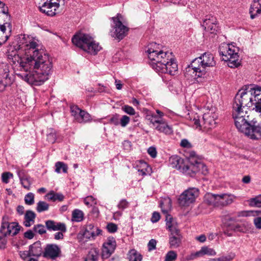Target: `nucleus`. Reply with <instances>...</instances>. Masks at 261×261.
Wrapping results in <instances>:
<instances>
[{"label":"nucleus","instance_id":"obj_19","mask_svg":"<svg viewBox=\"0 0 261 261\" xmlns=\"http://www.w3.org/2000/svg\"><path fill=\"white\" fill-rule=\"evenodd\" d=\"M116 247V242L114 238L109 237L103 243L102 248L101 256L103 259L109 258L114 252Z\"/></svg>","mask_w":261,"mask_h":261},{"label":"nucleus","instance_id":"obj_36","mask_svg":"<svg viewBox=\"0 0 261 261\" xmlns=\"http://www.w3.org/2000/svg\"><path fill=\"white\" fill-rule=\"evenodd\" d=\"M55 171L58 173H60L61 169L63 173H67L68 170L67 165L63 162H57L55 164Z\"/></svg>","mask_w":261,"mask_h":261},{"label":"nucleus","instance_id":"obj_15","mask_svg":"<svg viewBox=\"0 0 261 261\" xmlns=\"http://www.w3.org/2000/svg\"><path fill=\"white\" fill-rule=\"evenodd\" d=\"M199 195V190L195 188H191L185 190L180 194L178 202L181 206H188L193 203Z\"/></svg>","mask_w":261,"mask_h":261},{"label":"nucleus","instance_id":"obj_4","mask_svg":"<svg viewBox=\"0 0 261 261\" xmlns=\"http://www.w3.org/2000/svg\"><path fill=\"white\" fill-rule=\"evenodd\" d=\"M218 117V114L212 110L203 114L202 121L201 120L200 116L194 112L188 114V119L191 121L196 128L203 132H208L216 126Z\"/></svg>","mask_w":261,"mask_h":261},{"label":"nucleus","instance_id":"obj_2","mask_svg":"<svg viewBox=\"0 0 261 261\" xmlns=\"http://www.w3.org/2000/svg\"><path fill=\"white\" fill-rule=\"evenodd\" d=\"M259 86H246L245 88L240 90L236 95L232 103V117L235 125L242 132L252 119L250 117L248 108L254 106L253 109L257 112V106L260 99Z\"/></svg>","mask_w":261,"mask_h":261},{"label":"nucleus","instance_id":"obj_47","mask_svg":"<svg viewBox=\"0 0 261 261\" xmlns=\"http://www.w3.org/2000/svg\"><path fill=\"white\" fill-rule=\"evenodd\" d=\"M122 110L126 114L130 115H135L136 111L135 109L131 106L128 105H124L122 107Z\"/></svg>","mask_w":261,"mask_h":261},{"label":"nucleus","instance_id":"obj_64","mask_svg":"<svg viewBox=\"0 0 261 261\" xmlns=\"http://www.w3.org/2000/svg\"><path fill=\"white\" fill-rule=\"evenodd\" d=\"M249 213H254V211H241L239 212L238 213V217H247L249 216Z\"/></svg>","mask_w":261,"mask_h":261},{"label":"nucleus","instance_id":"obj_13","mask_svg":"<svg viewBox=\"0 0 261 261\" xmlns=\"http://www.w3.org/2000/svg\"><path fill=\"white\" fill-rule=\"evenodd\" d=\"M1 17L5 18L3 24H0V35L2 34L3 36L1 39V44L5 43L10 37L12 34V25L10 21V16L5 11H3V14Z\"/></svg>","mask_w":261,"mask_h":261},{"label":"nucleus","instance_id":"obj_59","mask_svg":"<svg viewBox=\"0 0 261 261\" xmlns=\"http://www.w3.org/2000/svg\"><path fill=\"white\" fill-rule=\"evenodd\" d=\"M95 199L92 196H87L84 199V203L86 205H91L94 202Z\"/></svg>","mask_w":261,"mask_h":261},{"label":"nucleus","instance_id":"obj_55","mask_svg":"<svg viewBox=\"0 0 261 261\" xmlns=\"http://www.w3.org/2000/svg\"><path fill=\"white\" fill-rule=\"evenodd\" d=\"M34 236L35 232L33 231V229L28 230L24 233V237L29 240L32 239Z\"/></svg>","mask_w":261,"mask_h":261},{"label":"nucleus","instance_id":"obj_31","mask_svg":"<svg viewBox=\"0 0 261 261\" xmlns=\"http://www.w3.org/2000/svg\"><path fill=\"white\" fill-rule=\"evenodd\" d=\"M84 213L79 209H75L72 212L71 220L73 222H80L84 220Z\"/></svg>","mask_w":261,"mask_h":261},{"label":"nucleus","instance_id":"obj_3","mask_svg":"<svg viewBox=\"0 0 261 261\" xmlns=\"http://www.w3.org/2000/svg\"><path fill=\"white\" fill-rule=\"evenodd\" d=\"M157 46L155 43H152L146 51L151 66L158 72L175 75L178 65L173 53L157 48Z\"/></svg>","mask_w":261,"mask_h":261},{"label":"nucleus","instance_id":"obj_30","mask_svg":"<svg viewBox=\"0 0 261 261\" xmlns=\"http://www.w3.org/2000/svg\"><path fill=\"white\" fill-rule=\"evenodd\" d=\"M91 120V115L87 112L82 110L76 119V120L79 123H86L90 121Z\"/></svg>","mask_w":261,"mask_h":261},{"label":"nucleus","instance_id":"obj_49","mask_svg":"<svg viewBox=\"0 0 261 261\" xmlns=\"http://www.w3.org/2000/svg\"><path fill=\"white\" fill-rule=\"evenodd\" d=\"M8 235H4L3 233L0 232V248L5 249L6 247L7 244V239L6 237Z\"/></svg>","mask_w":261,"mask_h":261},{"label":"nucleus","instance_id":"obj_17","mask_svg":"<svg viewBox=\"0 0 261 261\" xmlns=\"http://www.w3.org/2000/svg\"><path fill=\"white\" fill-rule=\"evenodd\" d=\"M61 0H46L39 6V10L48 16H53L58 13Z\"/></svg>","mask_w":261,"mask_h":261},{"label":"nucleus","instance_id":"obj_57","mask_svg":"<svg viewBox=\"0 0 261 261\" xmlns=\"http://www.w3.org/2000/svg\"><path fill=\"white\" fill-rule=\"evenodd\" d=\"M180 145L181 147L186 148H191L192 147V144L186 139L181 140Z\"/></svg>","mask_w":261,"mask_h":261},{"label":"nucleus","instance_id":"obj_18","mask_svg":"<svg viewBox=\"0 0 261 261\" xmlns=\"http://www.w3.org/2000/svg\"><path fill=\"white\" fill-rule=\"evenodd\" d=\"M195 164L192 163L191 165L184 167L183 168V173L193 176L196 173L198 172L201 169L202 173L203 174H206L208 173V169L207 167L203 163L198 161H195Z\"/></svg>","mask_w":261,"mask_h":261},{"label":"nucleus","instance_id":"obj_7","mask_svg":"<svg viewBox=\"0 0 261 261\" xmlns=\"http://www.w3.org/2000/svg\"><path fill=\"white\" fill-rule=\"evenodd\" d=\"M219 52L222 60L227 62L230 68H237L241 65V60L238 47L232 44H224L220 46Z\"/></svg>","mask_w":261,"mask_h":261},{"label":"nucleus","instance_id":"obj_21","mask_svg":"<svg viewBox=\"0 0 261 261\" xmlns=\"http://www.w3.org/2000/svg\"><path fill=\"white\" fill-rule=\"evenodd\" d=\"M228 228L233 232L246 233L250 228V224L246 221L238 220L233 225L228 224Z\"/></svg>","mask_w":261,"mask_h":261},{"label":"nucleus","instance_id":"obj_6","mask_svg":"<svg viewBox=\"0 0 261 261\" xmlns=\"http://www.w3.org/2000/svg\"><path fill=\"white\" fill-rule=\"evenodd\" d=\"M72 42L75 45L91 55H96L101 49L92 37L85 34L75 35L72 38Z\"/></svg>","mask_w":261,"mask_h":261},{"label":"nucleus","instance_id":"obj_62","mask_svg":"<svg viewBox=\"0 0 261 261\" xmlns=\"http://www.w3.org/2000/svg\"><path fill=\"white\" fill-rule=\"evenodd\" d=\"M253 222L256 228L261 229V217L255 218Z\"/></svg>","mask_w":261,"mask_h":261},{"label":"nucleus","instance_id":"obj_44","mask_svg":"<svg viewBox=\"0 0 261 261\" xmlns=\"http://www.w3.org/2000/svg\"><path fill=\"white\" fill-rule=\"evenodd\" d=\"M81 111L82 110L79 108L77 106L72 105L70 106V112L71 113V115L74 117L75 120L79 116Z\"/></svg>","mask_w":261,"mask_h":261},{"label":"nucleus","instance_id":"obj_11","mask_svg":"<svg viewBox=\"0 0 261 261\" xmlns=\"http://www.w3.org/2000/svg\"><path fill=\"white\" fill-rule=\"evenodd\" d=\"M79 234L86 241H94L96 237L102 234V230L93 223L87 224L83 226Z\"/></svg>","mask_w":261,"mask_h":261},{"label":"nucleus","instance_id":"obj_42","mask_svg":"<svg viewBox=\"0 0 261 261\" xmlns=\"http://www.w3.org/2000/svg\"><path fill=\"white\" fill-rule=\"evenodd\" d=\"M18 175L19 177V179L21 181V183L22 185V186L28 189V190H29L30 189V188L31 187V182L29 180V179L27 177H22L20 176V171H18Z\"/></svg>","mask_w":261,"mask_h":261},{"label":"nucleus","instance_id":"obj_50","mask_svg":"<svg viewBox=\"0 0 261 261\" xmlns=\"http://www.w3.org/2000/svg\"><path fill=\"white\" fill-rule=\"evenodd\" d=\"M13 177V174L6 172H4L2 175V180L4 183L8 184L9 182V179Z\"/></svg>","mask_w":261,"mask_h":261},{"label":"nucleus","instance_id":"obj_22","mask_svg":"<svg viewBox=\"0 0 261 261\" xmlns=\"http://www.w3.org/2000/svg\"><path fill=\"white\" fill-rule=\"evenodd\" d=\"M203 26H204L206 31L211 34H216L218 30L216 17L211 15L206 16L203 21Z\"/></svg>","mask_w":261,"mask_h":261},{"label":"nucleus","instance_id":"obj_33","mask_svg":"<svg viewBox=\"0 0 261 261\" xmlns=\"http://www.w3.org/2000/svg\"><path fill=\"white\" fill-rule=\"evenodd\" d=\"M247 202L251 207H261V194L249 199Z\"/></svg>","mask_w":261,"mask_h":261},{"label":"nucleus","instance_id":"obj_28","mask_svg":"<svg viewBox=\"0 0 261 261\" xmlns=\"http://www.w3.org/2000/svg\"><path fill=\"white\" fill-rule=\"evenodd\" d=\"M160 133H164L166 135H171L173 133L172 127L164 120H162L160 124H158L155 127Z\"/></svg>","mask_w":261,"mask_h":261},{"label":"nucleus","instance_id":"obj_20","mask_svg":"<svg viewBox=\"0 0 261 261\" xmlns=\"http://www.w3.org/2000/svg\"><path fill=\"white\" fill-rule=\"evenodd\" d=\"M61 252V249L58 245L48 244L44 248L43 256L45 258L55 259L59 256Z\"/></svg>","mask_w":261,"mask_h":261},{"label":"nucleus","instance_id":"obj_61","mask_svg":"<svg viewBox=\"0 0 261 261\" xmlns=\"http://www.w3.org/2000/svg\"><path fill=\"white\" fill-rule=\"evenodd\" d=\"M232 258L229 256H221L217 258H212L209 261H230Z\"/></svg>","mask_w":261,"mask_h":261},{"label":"nucleus","instance_id":"obj_35","mask_svg":"<svg viewBox=\"0 0 261 261\" xmlns=\"http://www.w3.org/2000/svg\"><path fill=\"white\" fill-rule=\"evenodd\" d=\"M99 251L97 249H91L86 259L88 261H97L98 258Z\"/></svg>","mask_w":261,"mask_h":261},{"label":"nucleus","instance_id":"obj_53","mask_svg":"<svg viewBox=\"0 0 261 261\" xmlns=\"http://www.w3.org/2000/svg\"><path fill=\"white\" fill-rule=\"evenodd\" d=\"M238 220L233 217H226L225 219L224 225L225 227L228 228V224L233 225L236 223Z\"/></svg>","mask_w":261,"mask_h":261},{"label":"nucleus","instance_id":"obj_54","mask_svg":"<svg viewBox=\"0 0 261 261\" xmlns=\"http://www.w3.org/2000/svg\"><path fill=\"white\" fill-rule=\"evenodd\" d=\"M156 241L155 239H151L148 244V250L149 251H152L156 249Z\"/></svg>","mask_w":261,"mask_h":261},{"label":"nucleus","instance_id":"obj_16","mask_svg":"<svg viewBox=\"0 0 261 261\" xmlns=\"http://www.w3.org/2000/svg\"><path fill=\"white\" fill-rule=\"evenodd\" d=\"M12 83L9 65L6 63H0V92L4 91Z\"/></svg>","mask_w":261,"mask_h":261},{"label":"nucleus","instance_id":"obj_26","mask_svg":"<svg viewBox=\"0 0 261 261\" xmlns=\"http://www.w3.org/2000/svg\"><path fill=\"white\" fill-rule=\"evenodd\" d=\"M169 164L173 168L178 170L181 169L183 172V168L187 165H184V160L178 155H172L169 158Z\"/></svg>","mask_w":261,"mask_h":261},{"label":"nucleus","instance_id":"obj_40","mask_svg":"<svg viewBox=\"0 0 261 261\" xmlns=\"http://www.w3.org/2000/svg\"><path fill=\"white\" fill-rule=\"evenodd\" d=\"M33 229L35 233H38L41 235L43 234L46 232L45 226L41 224L34 225Z\"/></svg>","mask_w":261,"mask_h":261},{"label":"nucleus","instance_id":"obj_23","mask_svg":"<svg viewBox=\"0 0 261 261\" xmlns=\"http://www.w3.org/2000/svg\"><path fill=\"white\" fill-rule=\"evenodd\" d=\"M45 227L49 231H66L67 227L64 223L57 222L54 220H48L45 221Z\"/></svg>","mask_w":261,"mask_h":261},{"label":"nucleus","instance_id":"obj_41","mask_svg":"<svg viewBox=\"0 0 261 261\" xmlns=\"http://www.w3.org/2000/svg\"><path fill=\"white\" fill-rule=\"evenodd\" d=\"M141 164L143 168L138 169V172L140 174H141L142 175H146L147 174H149L151 169L149 167L148 165L145 162H143Z\"/></svg>","mask_w":261,"mask_h":261},{"label":"nucleus","instance_id":"obj_38","mask_svg":"<svg viewBox=\"0 0 261 261\" xmlns=\"http://www.w3.org/2000/svg\"><path fill=\"white\" fill-rule=\"evenodd\" d=\"M108 123L117 126L119 125V115L118 114H115L110 116L107 118Z\"/></svg>","mask_w":261,"mask_h":261},{"label":"nucleus","instance_id":"obj_5","mask_svg":"<svg viewBox=\"0 0 261 261\" xmlns=\"http://www.w3.org/2000/svg\"><path fill=\"white\" fill-rule=\"evenodd\" d=\"M214 56L210 53H204L200 57L194 59L187 68V71L192 72L195 76L201 77L206 73L207 67L215 66Z\"/></svg>","mask_w":261,"mask_h":261},{"label":"nucleus","instance_id":"obj_45","mask_svg":"<svg viewBox=\"0 0 261 261\" xmlns=\"http://www.w3.org/2000/svg\"><path fill=\"white\" fill-rule=\"evenodd\" d=\"M57 139V135L56 131L53 129L50 130L49 133L47 135V140L49 143L53 144Z\"/></svg>","mask_w":261,"mask_h":261},{"label":"nucleus","instance_id":"obj_39","mask_svg":"<svg viewBox=\"0 0 261 261\" xmlns=\"http://www.w3.org/2000/svg\"><path fill=\"white\" fill-rule=\"evenodd\" d=\"M199 252L200 253V256H202L205 254L214 255L216 254L214 250L209 248L206 246L201 247V249L199 251Z\"/></svg>","mask_w":261,"mask_h":261},{"label":"nucleus","instance_id":"obj_51","mask_svg":"<svg viewBox=\"0 0 261 261\" xmlns=\"http://www.w3.org/2000/svg\"><path fill=\"white\" fill-rule=\"evenodd\" d=\"M129 206V202L125 199H121L117 205L118 208L123 210Z\"/></svg>","mask_w":261,"mask_h":261},{"label":"nucleus","instance_id":"obj_27","mask_svg":"<svg viewBox=\"0 0 261 261\" xmlns=\"http://www.w3.org/2000/svg\"><path fill=\"white\" fill-rule=\"evenodd\" d=\"M36 217V214L31 210L26 211L24 216L23 225L27 227H29L35 223Z\"/></svg>","mask_w":261,"mask_h":261},{"label":"nucleus","instance_id":"obj_60","mask_svg":"<svg viewBox=\"0 0 261 261\" xmlns=\"http://www.w3.org/2000/svg\"><path fill=\"white\" fill-rule=\"evenodd\" d=\"M199 257H200V255L198 251L195 253H192L190 255L187 256L186 257V259L187 260H192Z\"/></svg>","mask_w":261,"mask_h":261},{"label":"nucleus","instance_id":"obj_63","mask_svg":"<svg viewBox=\"0 0 261 261\" xmlns=\"http://www.w3.org/2000/svg\"><path fill=\"white\" fill-rule=\"evenodd\" d=\"M66 231H59L54 234V239L56 240H62L64 238V233Z\"/></svg>","mask_w":261,"mask_h":261},{"label":"nucleus","instance_id":"obj_46","mask_svg":"<svg viewBox=\"0 0 261 261\" xmlns=\"http://www.w3.org/2000/svg\"><path fill=\"white\" fill-rule=\"evenodd\" d=\"M177 257V253L174 251H169L167 252L165 256V261H174Z\"/></svg>","mask_w":261,"mask_h":261},{"label":"nucleus","instance_id":"obj_1","mask_svg":"<svg viewBox=\"0 0 261 261\" xmlns=\"http://www.w3.org/2000/svg\"><path fill=\"white\" fill-rule=\"evenodd\" d=\"M18 43V50L9 51L8 55L13 63H18L20 70L25 72L17 75L30 84L42 85L52 71L51 58L39 49L37 42L29 36L20 35Z\"/></svg>","mask_w":261,"mask_h":261},{"label":"nucleus","instance_id":"obj_56","mask_svg":"<svg viewBox=\"0 0 261 261\" xmlns=\"http://www.w3.org/2000/svg\"><path fill=\"white\" fill-rule=\"evenodd\" d=\"M160 218L161 216L160 213L156 212H154L152 214V216L150 220L152 223H156L159 221Z\"/></svg>","mask_w":261,"mask_h":261},{"label":"nucleus","instance_id":"obj_52","mask_svg":"<svg viewBox=\"0 0 261 261\" xmlns=\"http://www.w3.org/2000/svg\"><path fill=\"white\" fill-rule=\"evenodd\" d=\"M107 229L110 233H114L117 231L118 227L117 225L113 223H109L107 225Z\"/></svg>","mask_w":261,"mask_h":261},{"label":"nucleus","instance_id":"obj_14","mask_svg":"<svg viewBox=\"0 0 261 261\" xmlns=\"http://www.w3.org/2000/svg\"><path fill=\"white\" fill-rule=\"evenodd\" d=\"M245 135L251 139L258 140L261 138V121L257 122L252 119L243 132Z\"/></svg>","mask_w":261,"mask_h":261},{"label":"nucleus","instance_id":"obj_32","mask_svg":"<svg viewBox=\"0 0 261 261\" xmlns=\"http://www.w3.org/2000/svg\"><path fill=\"white\" fill-rule=\"evenodd\" d=\"M129 261H142V255L135 249L130 250L128 253Z\"/></svg>","mask_w":261,"mask_h":261},{"label":"nucleus","instance_id":"obj_34","mask_svg":"<svg viewBox=\"0 0 261 261\" xmlns=\"http://www.w3.org/2000/svg\"><path fill=\"white\" fill-rule=\"evenodd\" d=\"M49 209V204L43 201H39L37 203L36 210L38 213L47 211Z\"/></svg>","mask_w":261,"mask_h":261},{"label":"nucleus","instance_id":"obj_24","mask_svg":"<svg viewBox=\"0 0 261 261\" xmlns=\"http://www.w3.org/2000/svg\"><path fill=\"white\" fill-rule=\"evenodd\" d=\"M43 252L41 246V242L40 241H37L30 246L27 255L38 257L43 254Z\"/></svg>","mask_w":261,"mask_h":261},{"label":"nucleus","instance_id":"obj_58","mask_svg":"<svg viewBox=\"0 0 261 261\" xmlns=\"http://www.w3.org/2000/svg\"><path fill=\"white\" fill-rule=\"evenodd\" d=\"M147 152L153 158H154L156 156V150L155 147L153 146L149 147L147 150Z\"/></svg>","mask_w":261,"mask_h":261},{"label":"nucleus","instance_id":"obj_9","mask_svg":"<svg viewBox=\"0 0 261 261\" xmlns=\"http://www.w3.org/2000/svg\"><path fill=\"white\" fill-rule=\"evenodd\" d=\"M113 23L111 24L112 29L110 31V35L119 41L126 36L128 28L122 24L121 21L122 16L117 14L116 16L111 18Z\"/></svg>","mask_w":261,"mask_h":261},{"label":"nucleus","instance_id":"obj_43","mask_svg":"<svg viewBox=\"0 0 261 261\" xmlns=\"http://www.w3.org/2000/svg\"><path fill=\"white\" fill-rule=\"evenodd\" d=\"M35 195L33 193H28L24 197L25 203L29 205H31L34 203Z\"/></svg>","mask_w":261,"mask_h":261},{"label":"nucleus","instance_id":"obj_25","mask_svg":"<svg viewBox=\"0 0 261 261\" xmlns=\"http://www.w3.org/2000/svg\"><path fill=\"white\" fill-rule=\"evenodd\" d=\"M251 19L255 18L258 14H261V0H253L249 9Z\"/></svg>","mask_w":261,"mask_h":261},{"label":"nucleus","instance_id":"obj_10","mask_svg":"<svg viewBox=\"0 0 261 261\" xmlns=\"http://www.w3.org/2000/svg\"><path fill=\"white\" fill-rule=\"evenodd\" d=\"M172 217L170 215L166 217V227L170 231L169 243L170 248H177L181 244L182 236L179 229L172 225Z\"/></svg>","mask_w":261,"mask_h":261},{"label":"nucleus","instance_id":"obj_8","mask_svg":"<svg viewBox=\"0 0 261 261\" xmlns=\"http://www.w3.org/2000/svg\"><path fill=\"white\" fill-rule=\"evenodd\" d=\"M204 198L205 201L209 205L215 207H223L232 203L235 196L227 194H214L207 193Z\"/></svg>","mask_w":261,"mask_h":261},{"label":"nucleus","instance_id":"obj_48","mask_svg":"<svg viewBox=\"0 0 261 261\" xmlns=\"http://www.w3.org/2000/svg\"><path fill=\"white\" fill-rule=\"evenodd\" d=\"M130 122V118L126 115H123L119 118V124L123 127H125Z\"/></svg>","mask_w":261,"mask_h":261},{"label":"nucleus","instance_id":"obj_37","mask_svg":"<svg viewBox=\"0 0 261 261\" xmlns=\"http://www.w3.org/2000/svg\"><path fill=\"white\" fill-rule=\"evenodd\" d=\"M148 119L150 121V122L155 127L158 124L163 120L162 118L158 117L156 115L151 114L147 115Z\"/></svg>","mask_w":261,"mask_h":261},{"label":"nucleus","instance_id":"obj_12","mask_svg":"<svg viewBox=\"0 0 261 261\" xmlns=\"http://www.w3.org/2000/svg\"><path fill=\"white\" fill-rule=\"evenodd\" d=\"M20 226L18 223L9 222V218L5 216L3 217L0 232L3 233L4 235H11L14 236L19 231Z\"/></svg>","mask_w":261,"mask_h":261},{"label":"nucleus","instance_id":"obj_29","mask_svg":"<svg viewBox=\"0 0 261 261\" xmlns=\"http://www.w3.org/2000/svg\"><path fill=\"white\" fill-rule=\"evenodd\" d=\"M45 197L48 200L52 201H56V200L62 201L64 198V196L62 194L57 193L53 191L47 193Z\"/></svg>","mask_w":261,"mask_h":261}]
</instances>
